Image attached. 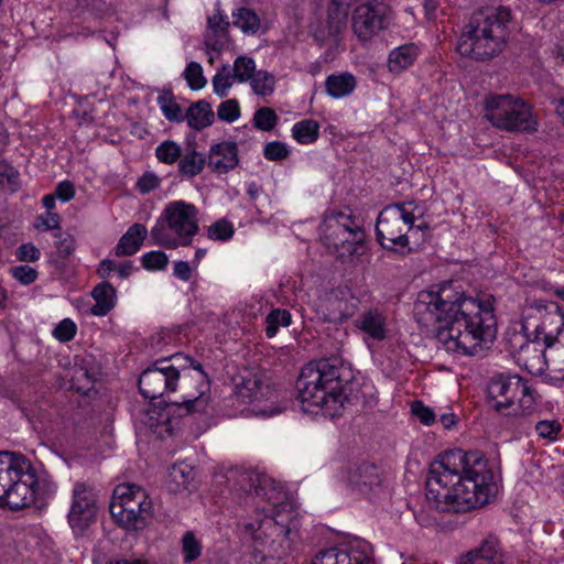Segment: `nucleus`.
<instances>
[{
	"instance_id": "1",
	"label": "nucleus",
	"mask_w": 564,
	"mask_h": 564,
	"mask_svg": "<svg viewBox=\"0 0 564 564\" xmlns=\"http://www.w3.org/2000/svg\"><path fill=\"white\" fill-rule=\"evenodd\" d=\"M414 314L424 327H435L437 340L448 351L475 355L481 343L495 334L490 303L466 296L454 281L444 282L436 291H421Z\"/></svg>"
},
{
	"instance_id": "2",
	"label": "nucleus",
	"mask_w": 564,
	"mask_h": 564,
	"mask_svg": "<svg viewBox=\"0 0 564 564\" xmlns=\"http://www.w3.org/2000/svg\"><path fill=\"white\" fill-rule=\"evenodd\" d=\"M495 489L494 473L484 455L455 448L431 464L425 495L440 511L466 512L488 503Z\"/></svg>"
},
{
	"instance_id": "3",
	"label": "nucleus",
	"mask_w": 564,
	"mask_h": 564,
	"mask_svg": "<svg viewBox=\"0 0 564 564\" xmlns=\"http://www.w3.org/2000/svg\"><path fill=\"white\" fill-rule=\"evenodd\" d=\"M347 369L338 358H322L305 365L296 381L303 411L335 417L347 404L352 403Z\"/></svg>"
},
{
	"instance_id": "4",
	"label": "nucleus",
	"mask_w": 564,
	"mask_h": 564,
	"mask_svg": "<svg viewBox=\"0 0 564 564\" xmlns=\"http://www.w3.org/2000/svg\"><path fill=\"white\" fill-rule=\"evenodd\" d=\"M511 12L506 7L481 8L473 13L457 43V52L476 61L500 54L506 45Z\"/></svg>"
},
{
	"instance_id": "5",
	"label": "nucleus",
	"mask_w": 564,
	"mask_h": 564,
	"mask_svg": "<svg viewBox=\"0 0 564 564\" xmlns=\"http://www.w3.org/2000/svg\"><path fill=\"white\" fill-rule=\"evenodd\" d=\"M199 230L198 209L184 200L169 203L152 227L153 243L167 249L189 246Z\"/></svg>"
},
{
	"instance_id": "6",
	"label": "nucleus",
	"mask_w": 564,
	"mask_h": 564,
	"mask_svg": "<svg viewBox=\"0 0 564 564\" xmlns=\"http://www.w3.org/2000/svg\"><path fill=\"white\" fill-rule=\"evenodd\" d=\"M291 513L278 510L273 516L264 514L245 524V534L252 541L256 558H281L291 550Z\"/></svg>"
},
{
	"instance_id": "7",
	"label": "nucleus",
	"mask_w": 564,
	"mask_h": 564,
	"mask_svg": "<svg viewBox=\"0 0 564 564\" xmlns=\"http://www.w3.org/2000/svg\"><path fill=\"white\" fill-rule=\"evenodd\" d=\"M171 360L180 369L177 391H180L182 398L181 402H174L171 405V412L178 416L203 412L208 403L205 392L209 388V382L206 372L202 369V365H194V361L188 356L182 354L171 356Z\"/></svg>"
},
{
	"instance_id": "8",
	"label": "nucleus",
	"mask_w": 564,
	"mask_h": 564,
	"mask_svg": "<svg viewBox=\"0 0 564 564\" xmlns=\"http://www.w3.org/2000/svg\"><path fill=\"white\" fill-rule=\"evenodd\" d=\"M112 519L126 530H141L153 516L148 492L134 484H120L113 490L109 506Z\"/></svg>"
},
{
	"instance_id": "9",
	"label": "nucleus",
	"mask_w": 564,
	"mask_h": 564,
	"mask_svg": "<svg viewBox=\"0 0 564 564\" xmlns=\"http://www.w3.org/2000/svg\"><path fill=\"white\" fill-rule=\"evenodd\" d=\"M485 117L495 128L508 132H534L538 129L531 106L509 94L488 97Z\"/></svg>"
},
{
	"instance_id": "10",
	"label": "nucleus",
	"mask_w": 564,
	"mask_h": 564,
	"mask_svg": "<svg viewBox=\"0 0 564 564\" xmlns=\"http://www.w3.org/2000/svg\"><path fill=\"white\" fill-rule=\"evenodd\" d=\"M491 408L506 415H525L535 408V399L528 382L520 376L498 375L487 386Z\"/></svg>"
},
{
	"instance_id": "11",
	"label": "nucleus",
	"mask_w": 564,
	"mask_h": 564,
	"mask_svg": "<svg viewBox=\"0 0 564 564\" xmlns=\"http://www.w3.org/2000/svg\"><path fill=\"white\" fill-rule=\"evenodd\" d=\"M365 237V231L351 214L330 212L326 215L322 226V239L339 257L357 253Z\"/></svg>"
},
{
	"instance_id": "12",
	"label": "nucleus",
	"mask_w": 564,
	"mask_h": 564,
	"mask_svg": "<svg viewBox=\"0 0 564 564\" xmlns=\"http://www.w3.org/2000/svg\"><path fill=\"white\" fill-rule=\"evenodd\" d=\"M414 216L403 204L384 207L376 224L379 243L388 250L404 249L409 246V231L413 229Z\"/></svg>"
},
{
	"instance_id": "13",
	"label": "nucleus",
	"mask_w": 564,
	"mask_h": 564,
	"mask_svg": "<svg viewBox=\"0 0 564 564\" xmlns=\"http://www.w3.org/2000/svg\"><path fill=\"white\" fill-rule=\"evenodd\" d=\"M178 366L171 357L158 359L152 367L145 369L139 378L140 393L150 400L163 397L166 392H176L180 380Z\"/></svg>"
},
{
	"instance_id": "14",
	"label": "nucleus",
	"mask_w": 564,
	"mask_h": 564,
	"mask_svg": "<svg viewBox=\"0 0 564 564\" xmlns=\"http://www.w3.org/2000/svg\"><path fill=\"white\" fill-rule=\"evenodd\" d=\"M391 20L392 10L388 4L367 0L354 11L352 30L359 41L368 42L381 30L387 29Z\"/></svg>"
},
{
	"instance_id": "15",
	"label": "nucleus",
	"mask_w": 564,
	"mask_h": 564,
	"mask_svg": "<svg viewBox=\"0 0 564 564\" xmlns=\"http://www.w3.org/2000/svg\"><path fill=\"white\" fill-rule=\"evenodd\" d=\"M97 509V496L94 489L85 482H76L67 514L72 530L75 533L87 530L96 520Z\"/></svg>"
},
{
	"instance_id": "16",
	"label": "nucleus",
	"mask_w": 564,
	"mask_h": 564,
	"mask_svg": "<svg viewBox=\"0 0 564 564\" xmlns=\"http://www.w3.org/2000/svg\"><path fill=\"white\" fill-rule=\"evenodd\" d=\"M39 484L35 470L28 459V470L13 477L10 489L1 500L0 506H7L11 510H19L33 505L36 500Z\"/></svg>"
},
{
	"instance_id": "17",
	"label": "nucleus",
	"mask_w": 564,
	"mask_h": 564,
	"mask_svg": "<svg viewBox=\"0 0 564 564\" xmlns=\"http://www.w3.org/2000/svg\"><path fill=\"white\" fill-rule=\"evenodd\" d=\"M347 484L351 490L368 499L378 497L383 491V478L375 464L361 463L349 467Z\"/></svg>"
},
{
	"instance_id": "18",
	"label": "nucleus",
	"mask_w": 564,
	"mask_h": 564,
	"mask_svg": "<svg viewBox=\"0 0 564 564\" xmlns=\"http://www.w3.org/2000/svg\"><path fill=\"white\" fill-rule=\"evenodd\" d=\"M310 564H373L371 546L366 542H357L346 547L325 549Z\"/></svg>"
},
{
	"instance_id": "19",
	"label": "nucleus",
	"mask_w": 564,
	"mask_h": 564,
	"mask_svg": "<svg viewBox=\"0 0 564 564\" xmlns=\"http://www.w3.org/2000/svg\"><path fill=\"white\" fill-rule=\"evenodd\" d=\"M541 323L533 327L534 340H542L547 350L558 344L564 333V315L558 306L552 311L539 308Z\"/></svg>"
},
{
	"instance_id": "20",
	"label": "nucleus",
	"mask_w": 564,
	"mask_h": 564,
	"mask_svg": "<svg viewBox=\"0 0 564 564\" xmlns=\"http://www.w3.org/2000/svg\"><path fill=\"white\" fill-rule=\"evenodd\" d=\"M218 478H225L229 489L237 495L240 492H245L248 496L256 495L258 484H262V487L271 484V477L264 474L239 468H230Z\"/></svg>"
},
{
	"instance_id": "21",
	"label": "nucleus",
	"mask_w": 564,
	"mask_h": 564,
	"mask_svg": "<svg viewBox=\"0 0 564 564\" xmlns=\"http://www.w3.org/2000/svg\"><path fill=\"white\" fill-rule=\"evenodd\" d=\"M506 556L499 547L497 539L489 538L478 547L460 555L457 564H505Z\"/></svg>"
},
{
	"instance_id": "22",
	"label": "nucleus",
	"mask_w": 564,
	"mask_h": 564,
	"mask_svg": "<svg viewBox=\"0 0 564 564\" xmlns=\"http://www.w3.org/2000/svg\"><path fill=\"white\" fill-rule=\"evenodd\" d=\"M238 149L235 142H221L209 150L207 165L218 174H225L238 165Z\"/></svg>"
},
{
	"instance_id": "23",
	"label": "nucleus",
	"mask_w": 564,
	"mask_h": 564,
	"mask_svg": "<svg viewBox=\"0 0 564 564\" xmlns=\"http://www.w3.org/2000/svg\"><path fill=\"white\" fill-rule=\"evenodd\" d=\"M272 394L268 380L258 373L243 377L237 384V395L243 402H253L260 399H269Z\"/></svg>"
},
{
	"instance_id": "24",
	"label": "nucleus",
	"mask_w": 564,
	"mask_h": 564,
	"mask_svg": "<svg viewBox=\"0 0 564 564\" xmlns=\"http://www.w3.org/2000/svg\"><path fill=\"white\" fill-rule=\"evenodd\" d=\"M356 326L376 340H383L387 337V318L377 308L360 314L356 319Z\"/></svg>"
},
{
	"instance_id": "25",
	"label": "nucleus",
	"mask_w": 564,
	"mask_h": 564,
	"mask_svg": "<svg viewBox=\"0 0 564 564\" xmlns=\"http://www.w3.org/2000/svg\"><path fill=\"white\" fill-rule=\"evenodd\" d=\"M208 33L205 35V45L217 53H220L227 39L229 22L217 12L207 20Z\"/></svg>"
},
{
	"instance_id": "26",
	"label": "nucleus",
	"mask_w": 564,
	"mask_h": 564,
	"mask_svg": "<svg viewBox=\"0 0 564 564\" xmlns=\"http://www.w3.org/2000/svg\"><path fill=\"white\" fill-rule=\"evenodd\" d=\"M147 236L148 229L144 225H132L120 238L116 247V254L118 257H127L137 253Z\"/></svg>"
},
{
	"instance_id": "27",
	"label": "nucleus",
	"mask_w": 564,
	"mask_h": 564,
	"mask_svg": "<svg viewBox=\"0 0 564 564\" xmlns=\"http://www.w3.org/2000/svg\"><path fill=\"white\" fill-rule=\"evenodd\" d=\"M195 479L194 468L184 463L174 464L167 474L166 487L171 492L177 494L189 489Z\"/></svg>"
},
{
	"instance_id": "28",
	"label": "nucleus",
	"mask_w": 564,
	"mask_h": 564,
	"mask_svg": "<svg viewBox=\"0 0 564 564\" xmlns=\"http://www.w3.org/2000/svg\"><path fill=\"white\" fill-rule=\"evenodd\" d=\"M417 57V47L414 44H404L389 54L388 67L389 70L399 74L413 64Z\"/></svg>"
},
{
	"instance_id": "29",
	"label": "nucleus",
	"mask_w": 564,
	"mask_h": 564,
	"mask_svg": "<svg viewBox=\"0 0 564 564\" xmlns=\"http://www.w3.org/2000/svg\"><path fill=\"white\" fill-rule=\"evenodd\" d=\"M93 297L96 303L91 306V313L96 316L107 315L115 306V289L109 283H100L94 288Z\"/></svg>"
},
{
	"instance_id": "30",
	"label": "nucleus",
	"mask_w": 564,
	"mask_h": 564,
	"mask_svg": "<svg viewBox=\"0 0 564 564\" xmlns=\"http://www.w3.org/2000/svg\"><path fill=\"white\" fill-rule=\"evenodd\" d=\"M352 0H332L328 8V32L338 35L346 26L349 7Z\"/></svg>"
},
{
	"instance_id": "31",
	"label": "nucleus",
	"mask_w": 564,
	"mask_h": 564,
	"mask_svg": "<svg viewBox=\"0 0 564 564\" xmlns=\"http://www.w3.org/2000/svg\"><path fill=\"white\" fill-rule=\"evenodd\" d=\"M189 127L196 130L204 129L213 123L214 112L205 100L193 104L184 116Z\"/></svg>"
},
{
	"instance_id": "32",
	"label": "nucleus",
	"mask_w": 564,
	"mask_h": 564,
	"mask_svg": "<svg viewBox=\"0 0 564 564\" xmlns=\"http://www.w3.org/2000/svg\"><path fill=\"white\" fill-rule=\"evenodd\" d=\"M326 91L334 98L345 97L356 88V78L349 74L329 75L325 82Z\"/></svg>"
},
{
	"instance_id": "33",
	"label": "nucleus",
	"mask_w": 564,
	"mask_h": 564,
	"mask_svg": "<svg viewBox=\"0 0 564 564\" xmlns=\"http://www.w3.org/2000/svg\"><path fill=\"white\" fill-rule=\"evenodd\" d=\"M205 164V155L192 149L182 154L178 162V172L183 176L192 178L202 173Z\"/></svg>"
},
{
	"instance_id": "34",
	"label": "nucleus",
	"mask_w": 564,
	"mask_h": 564,
	"mask_svg": "<svg viewBox=\"0 0 564 564\" xmlns=\"http://www.w3.org/2000/svg\"><path fill=\"white\" fill-rule=\"evenodd\" d=\"M256 497L268 501L271 506L276 509L274 513L280 510L282 512V509L286 507V505L283 503L284 499L286 498L285 492L282 490V486L271 478V484L265 485L262 488V484L257 485L256 489Z\"/></svg>"
},
{
	"instance_id": "35",
	"label": "nucleus",
	"mask_w": 564,
	"mask_h": 564,
	"mask_svg": "<svg viewBox=\"0 0 564 564\" xmlns=\"http://www.w3.org/2000/svg\"><path fill=\"white\" fill-rule=\"evenodd\" d=\"M319 124L312 119L296 122L292 128L293 138L301 144H310L317 140Z\"/></svg>"
},
{
	"instance_id": "36",
	"label": "nucleus",
	"mask_w": 564,
	"mask_h": 564,
	"mask_svg": "<svg viewBox=\"0 0 564 564\" xmlns=\"http://www.w3.org/2000/svg\"><path fill=\"white\" fill-rule=\"evenodd\" d=\"M232 24L243 33H256L260 29L258 14L249 8H239L232 13Z\"/></svg>"
},
{
	"instance_id": "37",
	"label": "nucleus",
	"mask_w": 564,
	"mask_h": 564,
	"mask_svg": "<svg viewBox=\"0 0 564 564\" xmlns=\"http://www.w3.org/2000/svg\"><path fill=\"white\" fill-rule=\"evenodd\" d=\"M158 104L160 105V108L167 120L175 122H181L184 120L182 109L175 101L172 93L164 91L162 95H160L158 97Z\"/></svg>"
},
{
	"instance_id": "38",
	"label": "nucleus",
	"mask_w": 564,
	"mask_h": 564,
	"mask_svg": "<svg viewBox=\"0 0 564 564\" xmlns=\"http://www.w3.org/2000/svg\"><path fill=\"white\" fill-rule=\"evenodd\" d=\"M250 85L256 95L270 96L274 91V76L267 70H258L250 79Z\"/></svg>"
},
{
	"instance_id": "39",
	"label": "nucleus",
	"mask_w": 564,
	"mask_h": 564,
	"mask_svg": "<svg viewBox=\"0 0 564 564\" xmlns=\"http://www.w3.org/2000/svg\"><path fill=\"white\" fill-rule=\"evenodd\" d=\"M265 335L272 338L276 335L279 327H288L291 324V314L286 310L275 308L265 318Z\"/></svg>"
},
{
	"instance_id": "40",
	"label": "nucleus",
	"mask_w": 564,
	"mask_h": 564,
	"mask_svg": "<svg viewBox=\"0 0 564 564\" xmlns=\"http://www.w3.org/2000/svg\"><path fill=\"white\" fill-rule=\"evenodd\" d=\"M20 188L19 172L6 161H0V189L17 192Z\"/></svg>"
},
{
	"instance_id": "41",
	"label": "nucleus",
	"mask_w": 564,
	"mask_h": 564,
	"mask_svg": "<svg viewBox=\"0 0 564 564\" xmlns=\"http://www.w3.org/2000/svg\"><path fill=\"white\" fill-rule=\"evenodd\" d=\"M236 80L229 65H223L213 78V87L219 97H225Z\"/></svg>"
},
{
	"instance_id": "42",
	"label": "nucleus",
	"mask_w": 564,
	"mask_h": 564,
	"mask_svg": "<svg viewBox=\"0 0 564 564\" xmlns=\"http://www.w3.org/2000/svg\"><path fill=\"white\" fill-rule=\"evenodd\" d=\"M256 63L251 57L239 56L234 63L232 74L240 83L250 82L256 74Z\"/></svg>"
},
{
	"instance_id": "43",
	"label": "nucleus",
	"mask_w": 564,
	"mask_h": 564,
	"mask_svg": "<svg viewBox=\"0 0 564 564\" xmlns=\"http://www.w3.org/2000/svg\"><path fill=\"white\" fill-rule=\"evenodd\" d=\"M158 160L165 164L180 162L182 151L180 145L174 141H164L155 149Z\"/></svg>"
},
{
	"instance_id": "44",
	"label": "nucleus",
	"mask_w": 564,
	"mask_h": 564,
	"mask_svg": "<svg viewBox=\"0 0 564 564\" xmlns=\"http://www.w3.org/2000/svg\"><path fill=\"white\" fill-rule=\"evenodd\" d=\"M278 119L272 108L262 107L253 115V126L262 131H271L275 127Z\"/></svg>"
},
{
	"instance_id": "45",
	"label": "nucleus",
	"mask_w": 564,
	"mask_h": 564,
	"mask_svg": "<svg viewBox=\"0 0 564 564\" xmlns=\"http://www.w3.org/2000/svg\"><path fill=\"white\" fill-rule=\"evenodd\" d=\"M182 549L184 553V561L189 563L198 558L202 554V544L196 539L193 532H186L182 538Z\"/></svg>"
},
{
	"instance_id": "46",
	"label": "nucleus",
	"mask_w": 564,
	"mask_h": 564,
	"mask_svg": "<svg viewBox=\"0 0 564 564\" xmlns=\"http://www.w3.org/2000/svg\"><path fill=\"white\" fill-rule=\"evenodd\" d=\"M184 77L187 80L188 86L195 90L203 88L207 83L203 75V68L200 64L196 62H191L186 66L184 70Z\"/></svg>"
},
{
	"instance_id": "47",
	"label": "nucleus",
	"mask_w": 564,
	"mask_h": 564,
	"mask_svg": "<svg viewBox=\"0 0 564 564\" xmlns=\"http://www.w3.org/2000/svg\"><path fill=\"white\" fill-rule=\"evenodd\" d=\"M207 232L213 240H228L234 235V226L227 219H219L208 227Z\"/></svg>"
},
{
	"instance_id": "48",
	"label": "nucleus",
	"mask_w": 564,
	"mask_h": 564,
	"mask_svg": "<svg viewBox=\"0 0 564 564\" xmlns=\"http://www.w3.org/2000/svg\"><path fill=\"white\" fill-rule=\"evenodd\" d=\"M217 116L220 120L234 122L240 116L239 104L236 99H228L221 102L217 110Z\"/></svg>"
},
{
	"instance_id": "49",
	"label": "nucleus",
	"mask_w": 564,
	"mask_h": 564,
	"mask_svg": "<svg viewBox=\"0 0 564 564\" xmlns=\"http://www.w3.org/2000/svg\"><path fill=\"white\" fill-rule=\"evenodd\" d=\"M142 264L149 270H162L169 263V258L163 251H151L141 258Z\"/></svg>"
},
{
	"instance_id": "50",
	"label": "nucleus",
	"mask_w": 564,
	"mask_h": 564,
	"mask_svg": "<svg viewBox=\"0 0 564 564\" xmlns=\"http://www.w3.org/2000/svg\"><path fill=\"white\" fill-rule=\"evenodd\" d=\"M290 150L285 143L280 141L269 142L263 150V155L269 161H280L289 156Z\"/></svg>"
},
{
	"instance_id": "51",
	"label": "nucleus",
	"mask_w": 564,
	"mask_h": 564,
	"mask_svg": "<svg viewBox=\"0 0 564 564\" xmlns=\"http://www.w3.org/2000/svg\"><path fill=\"white\" fill-rule=\"evenodd\" d=\"M76 329V324L72 319L65 318L54 328L53 335L59 341L66 343L74 338Z\"/></svg>"
},
{
	"instance_id": "52",
	"label": "nucleus",
	"mask_w": 564,
	"mask_h": 564,
	"mask_svg": "<svg viewBox=\"0 0 564 564\" xmlns=\"http://www.w3.org/2000/svg\"><path fill=\"white\" fill-rule=\"evenodd\" d=\"M535 431L538 432L539 436L554 441L557 438L560 432L562 431V425L555 420L540 421L535 425Z\"/></svg>"
},
{
	"instance_id": "53",
	"label": "nucleus",
	"mask_w": 564,
	"mask_h": 564,
	"mask_svg": "<svg viewBox=\"0 0 564 564\" xmlns=\"http://www.w3.org/2000/svg\"><path fill=\"white\" fill-rule=\"evenodd\" d=\"M61 218L56 213L47 212L44 215H40L35 219V228L41 230H54L59 229Z\"/></svg>"
},
{
	"instance_id": "54",
	"label": "nucleus",
	"mask_w": 564,
	"mask_h": 564,
	"mask_svg": "<svg viewBox=\"0 0 564 564\" xmlns=\"http://www.w3.org/2000/svg\"><path fill=\"white\" fill-rule=\"evenodd\" d=\"M411 411L425 425H430L435 421L433 410L425 406L421 401H414L411 405Z\"/></svg>"
},
{
	"instance_id": "55",
	"label": "nucleus",
	"mask_w": 564,
	"mask_h": 564,
	"mask_svg": "<svg viewBox=\"0 0 564 564\" xmlns=\"http://www.w3.org/2000/svg\"><path fill=\"white\" fill-rule=\"evenodd\" d=\"M161 180L152 172H145L137 182L140 193L147 194L160 186Z\"/></svg>"
},
{
	"instance_id": "56",
	"label": "nucleus",
	"mask_w": 564,
	"mask_h": 564,
	"mask_svg": "<svg viewBox=\"0 0 564 564\" xmlns=\"http://www.w3.org/2000/svg\"><path fill=\"white\" fill-rule=\"evenodd\" d=\"M12 275L23 284H30L34 282L37 278V272L35 269L29 265H18L11 269Z\"/></svg>"
},
{
	"instance_id": "57",
	"label": "nucleus",
	"mask_w": 564,
	"mask_h": 564,
	"mask_svg": "<svg viewBox=\"0 0 564 564\" xmlns=\"http://www.w3.org/2000/svg\"><path fill=\"white\" fill-rule=\"evenodd\" d=\"M17 258L20 261L34 262L40 258V250L31 242L22 243L17 250Z\"/></svg>"
},
{
	"instance_id": "58",
	"label": "nucleus",
	"mask_w": 564,
	"mask_h": 564,
	"mask_svg": "<svg viewBox=\"0 0 564 564\" xmlns=\"http://www.w3.org/2000/svg\"><path fill=\"white\" fill-rule=\"evenodd\" d=\"M54 195L63 202H69L75 196L74 184L69 181L58 183Z\"/></svg>"
},
{
	"instance_id": "59",
	"label": "nucleus",
	"mask_w": 564,
	"mask_h": 564,
	"mask_svg": "<svg viewBox=\"0 0 564 564\" xmlns=\"http://www.w3.org/2000/svg\"><path fill=\"white\" fill-rule=\"evenodd\" d=\"M54 236L58 239L56 242L58 253L64 258L72 254L75 249V240L70 236L63 238L61 234Z\"/></svg>"
},
{
	"instance_id": "60",
	"label": "nucleus",
	"mask_w": 564,
	"mask_h": 564,
	"mask_svg": "<svg viewBox=\"0 0 564 564\" xmlns=\"http://www.w3.org/2000/svg\"><path fill=\"white\" fill-rule=\"evenodd\" d=\"M174 275L182 281H188L192 276V268L186 261H176L174 263Z\"/></svg>"
},
{
	"instance_id": "61",
	"label": "nucleus",
	"mask_w": 564,
	"mask_h": 564,
	"mask_svg": "<svg viewBox=\"0 0 564 564\" xmlns=\"http://www.w3.org/2000/svg\"><path fill=\"white\" fill-rule=\"evenodd\" d=\"M115 270H116L115 261L108 260V259L107 260H102L100 262V264H99V268H98V274L101 278H107Z\"/></svg>"
},
{
	"instance_id": "62",
	"label": "nucleus",
	"mask_w": 564,
	"mask_h": 564,
	"mask_svg": "<svg viewBox=\"0 0 564 564\" xmlns=\"http://www.w3.org/2000/svg\"><path fill=\"white\" fill-rule=\"evenodd\" d=\"M440 421L445 429H452L457 423V419L454 413L442 414Z\"/></svg>"
},
{
	"instance_id": "63",
	"label": "nucleus",
	"mask_w": 564,
	"mask_h": 564,
	"mask_svg": "<svg viewBox=\"0 0 564 564\" xmlns=\"http://www.w3.org/2000/svg\"><path fill=\"white\" fill-rule=\"evenodd\" d=\"M116 269L121 278H128L132 272L133 265H132V262L127 261V262L121 263Z\"/></svg>"
},
{
	"instance_id": "64",
	"label": "nucleus",
	"mask_w": 564,
	"mask_h": 564,
	"mask_svg": "<svg viewBox=\"0 0 564 564\" xmlns=\"http://www.w3.org/2000/svg\"><path fill=\"white\" fill-rule=\"evenodd\" d=\"M55 199L56 196L54 194L46 195L43 197V205L47 209V212H51L55 207Z\"/></svg>"
}]
</instances>
